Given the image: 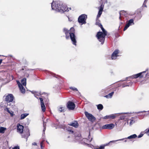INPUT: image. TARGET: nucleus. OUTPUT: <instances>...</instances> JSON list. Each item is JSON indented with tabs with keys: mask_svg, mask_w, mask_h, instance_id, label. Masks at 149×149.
Listing matches in <instances>:
<instances>
[{
	"mask_svg": "<svg viewBox=\"0 0 149 149\" xmlns=\"http://www.w3.org/2000/svg\"><path fill=\"white\" fill-rule=\"evenodd\" d=\"M52 9L59 12L61 13L69 10L68 7L63 4L62 2L60 1H54L52 3Z\"/></svg>",
	"mask_w": 149,
	"mask_h": 149,
	"instance_id": "f257e3e1",
	"label": "nucleus"
},
{
	"mask_svg": "<svg viewBox=\"0 0 149 149\" xmlns=\"http://www.w3.org/2000/svg\"><path fill=\"white\" fill-rule=\"evenodd\" d=\"M100 28L102 30V32L99 31L97 32L96 36L98 40L102 45L105 40V36L107 35V31L103 28L102 25H100Z\"/></svg>",
	"mask_w": 149,
	"mask_h": 149,
	"instance_id": "f03ea898",
	"label": "nucleus"
},
{
	"mask_svg": "<svg viewBox=\"0 0 149 149\" xmlns=\"http://www.w3.org/2000/svg\"><path fill=\"white\" fill-rule=\"evenodd\" d=\"M100 28L102 30V32L99 31L97 32L96 36L98 40L102 45L105 40V36L107 35V31L103 28L102 25H100Z\"/></svg>",
	"mask_w": 149,
	"mask_h": 149,
	"instance_id": "7ed1b4c3",
	"label": "nucleus"
},
{
	"mask_svg": "<svg viewBox=\"0 0 149 149\" xmlns=\"http://www.w3.org/2000/svg\"><path fill=\"white\" fill-rule=\"evenodd\" d=\"M63 31L65 35L66 39H68L69 38V37H70L73 45H76L77 41L74 33L72 32H71V31L68 30L65 28H64L63 29Z\"/></svg>",
	"mask_w": 149,
	"mask_h": 149,
	"instance_id": "20e7f679",
	"label": "nucleus"
},
{
	"mask_svg": "<svg viewBox=\"0 0 149 149\" xmlns=\"http://www.w3.org/2000/svg\"><path fill=\"white\" fill-rule=\"evenodd\" d=\"M87 18V15L85 14H83L80 15L78 19V22L81 24H85L86 22V20Z\"/></svg>",
	"mask_w": 149,
	"mask_h": 149,
	"instance_id": "39448f33",
	"label": "nucleus"
},
{
	"mask_svg": "<svg viewBox=\"0 0 149 149\" xmlns=\"http://www.w3.org/2000/svg\"><path fill=\"white\" fill-rule=\"evenodd\" d=\"M85 114L88 120L91 122H93L95 120L96 118L92 114L88 112H85Z\"/></svg>",
	"mask_w": 149,
	"mask_h": 149,
	"instance_id": "423d86ee",
	"label": "nucleus"
},
{
	"mask_svg": "<svg viewBox=\"0 0 149 149\" xmlns=\"http://www.w3.org/2000/svg\"><path fill=\"white\" fill-rule=\"evenodd\" d=\"M124 139H122L118 140L111 141L109 143L105 144L101 146L99 148H96L95 149H104V147L105 146H108L109 144H110L111 143H114L116 141H122Z\"/></svg>",
	"mask_w": 149,
	"mask_h": 149,
	"instance_id": "0eeeda50",
	"label": "nucleus"
},
{
	"mask_svg": "<svg viewBox=\"0 0 149 149\" xmlns=\"http://www.w3.org/2000/svg\"><path fill=\"white\" fill-rule=\"evenodd\" d=\"M14 97L12 94H10L6 96V101L8 102L7 105H10L8 103L13 102Z\"/></svg>",
	"mask_w": 149,
	"mask_h": 149,
	"instance_id": "6e6552de",
	"label": "nucleus"
},
{
	"mask_svg": "<svg viewBox=\"0 0 149 149\" xmlns=\"http://www.w3.org/2000/svg\"><path fill=\"white\" fill-rule=\"evenodd\" d=\"M67 107L69 110H73L75 107V105L74 102L69 101L67 103Z\"/></svg>",
	"mask_w": 149,
	"mask_h": 149,
	"instance_id": "1a4fd4ad",
	"label": "nucleus"
},
{
	"mask_svg": "<svg viewBox=\"0 0 149 149\" xmlns=\"http://www.w3.org/2000/svg\"><path fill=\"white\" fill-rule=\"evenodd\" d=\"M134 24V20L133 19H131L128 21V22L126 24L125 26L123 31H125L131 25Z\"/></svg>",
	"mask_w": 149,
	"mask_h": 149,
	"instance_id": "9d476101",
	"label": "nucleus"
},
{
	"mask_svg": "<svg viewBox=\"0 0 149 149\" xmlns=\"http://www.w3.org/2000/svg\"><path fill=\"white\" fill-rule=\"evenodd\" d=\"M119 50L118 49L115 50L111 55V58L112 60H115L117 57L119 56L118 55L119 53Z\"/></svg>",
	"mask_w": 149,
	"mask_h": 149,
	"instance_id": "9b49d317",
	"label": "nucleus"
},
{
	"mask_svg": "<svg viewBox=\"0 0 149 149\" xmlns=\"http://www.w3.org/2000/svg\"><path fill=\"white\" fill-rule=\"evenodd\" d=\"M30 133L29 132V130L26 128V130H24V132L22 135V137L26 139V141L27 140V138L28 137L30 136Z\"/></svg>",
	"mask_w": 149,
	"mask_h": 149,
	"instance_id": "f8f14e48",
	"label": "nucleus"
},
{
	"mask_svg": "<svg viewBox=\"0 0 149 149\" xmlns=\"http://www.w3.org/2000/svg\"><path fill=\"white\" fill-rule=\"evenodd\" d=\"M114 126L115 125L113 123L107 124L103 125L102 127V129H112L114 127Z\"/></svg>",
	"mask_w": 149,
	"mask_h": 149,
	"instance_id": "ddd939ff",
	"label": "nucleus"
},
{
	"mask_svg": "<svg viewBox=\"0 0 149 149\" xmlns=\"http://www.w3.org/2000/svg\"><path fill=\"white\" fill-rule=\"evenodd\" d=\"M129 113H119V114H123V115H122L120 117V120H125V121L126 120L128 119V117L129 116Z\"/></svg>",
	"mask_w": 149,
	"mask_h": 149,
	"instance_id": "4468645a",
	"label": "nucleus"
},
{
	"mask_svg": "<svg viewBox=\"0 0 149 149\" xmlns=\"http://www.w3.org/2000/svg\"><path fill=\"white\" fill-rule=\"evenodd\" d=\"M24 127L23 126L20 125L19 124H17V132L20 134H22L23 132Z\"/></svg>",
	"mask_w": 149,
	"mask_h": 149,
	"instance_id": "2eb2a0df",
	"label": "nucleus"
},
{
	"mask_svg": "<svg viewBox=\"0 0 149 149\" xmlns=\"http://www.w3.org/2000/svg\"><path fill=\"white\" fill-rule=\"evenodd\" d=\"M145 72L146 71H145L140 72L138 74H137L132 76L131 77L132 78H136L139 77L140 78H142L143 77V75L142 74Z\"/></svg>",
	"mask_w": 149,
	"mask_h": 149,
	"instance_id": "dca6fc26",
	"label": "nucleus"
},
{
	"mask_svg": "<svg viewBox=\"0 0 149 149\" xmlns=\"http://www.w3.org/2000/svg\"><path fill=\"white\" fill-rule=\"evenodd\" d=\"M118 114L115 113L109 115H107L102 118L103 119H114L116 116V115Z\"/></svg>",
	"mask_w": 149,
	"mask_h": 149,
	"instance_id": "f3484780",
	"label": "nucleus"
},
{
	"mask_svg": "<svg viewBox=\"0 0 149 149\" xmlns=\"http://www.w3.org/2000/svg\"><path fill=\"white\" fill-rule=\"evenodd\" d=\"M104 5L102 4H101L100 6L99 7V11L98 12V14L97 15V18L98 19L100 17L102 14L103 10Z\"/></svg>",
	"mask_w": 149,
	"mask_h": 149,
	"instance_id": "a211bd4d",
	"label": "nucleus"
},
{
	"mask_svg": "<svg viewBox=\"0 0 149 149\" xmlns=\"http://www.w3.org/2000/svg\"><path fill=\"white\" fill-rule=\"evenodd\" d=\"M39 99L40 100L41 103V106L42 111L43 112H45V111L46 108L44 103L43 100L42 98L40 97Z\"/></svg>",
	"mask_w": 149,
	"mask_h": 149,
	"instance_id": "6ab92c4d",
	"label": "nucleus"
},
{
	"mask_svg": "<svg viewBox=\"0 0 149 149\" xmlns=\"http://www.w3.org/2000/svg\"><path fill=\"white\" fill-rule=\"evenodd\" d=\"M69 125L72 126L75 128H77L78 127V124L77 121H75L74 122L70 123L69 124Z\"/></svg>",
	"mask_w": 149,
	"mask_h": 149,
	"instance_id": "aec40b11",
	"label": "nucleus"
},
{
	"mask_svg": "<svg viewBox=\"0 0 149 149\" xmlns=\"http://www.w3.org/2000/svg\"><path fill=\"white\" fill-rule=\"evenodd\" d=\"M75 139L77 140L81 139V134L79 133H75L74 135Z\"/></svg>",
	"mask_w": 149,
	"mask_h": 149,
	"instance_id": "412c9836",
	"label": "nucleus"
},
{
	"mask_svg": "<svg viewBox=\"0 0 149 149\" xmlns=\"http://www.w3.org/2000/svg\"><path fill=\"white\" fill-rule=\"evenodd\" d=\"M31 92L32 94H34V96L37 99L38 98L37 96H39L41 95L40 93L38 92L33 91H31Z\"/></svg>",
	"mask_w": 149,
	"mask_h": 149,
	"instance_id": "4be33fe9",
	"label": "nucleus"
},
{
	"mask_svg": "<svg viewBox=\"0 0 149 149\" xmlns=\"http://www.w3.org/2000/svg\"><path fill=\"white\" fill-rule=\"evenodd\" d=\"M137 137V135L134 134L133 135H131L129 136H128L127 138H125V139H134Z\"/></svg>",
	"mask_w": 149,
	"mask_h": 149,
	"instance_id": "5701e85b",
	"label": "nucleus"
},
{
	"mask_svg": "<svg viewBox=\"0 0 149 149\" xmlns=\"http://www.w3.org/2000/svg\"><path fill=\"white\" fill-rule=\"evenodd\" d=\"M29 115V113H25L22 114L20 116V119L22 120L25 118Z\"/></svg>",
	"mask_w": 149,
	"mask_h": 149,
	"instance_id": "b1692460",
	"label": "nucleus"
},
{
	"mask_svg": "<svg viewBox=\"0 0 149 149\" xmlns=\"http://www.w3.org/2000/svg\"><path fill=\"white\" fill-rule=\"evenodd\" d=\"M20 90L22 93H24L25 92V90L22 85L19 87Z\"/></svg>",
	"mask_w": 149,
	"mask_h": 149,
	"instance_id": "393cba45",
	"label": "nucleus"
},
{
	"mask_svg": "<svg viewBox=\"0 0 149 149\" xmlns=\"http://www.w3.org/2000/svg\"><path fill=\"white\" fill-rule=\"evenodd\" d=\"M21 82L22 84V85L24 86H25L26 85V79L25 78H24L23 79L21 80Z\"/></svg>",
	"mask_w": 149,
	"mask_h": 149,
	"instance_id": "a878e982",
	"label": "nucleus"
},
{
	"mask_svg": "<svg viewBox=\"0 0 149 149\" xmlns=\"http://www.w3.org/2000/svg\"><path fill=\"white\" fill-rule=\"evenodd\" d=\"M6 130V128L3 127H0V132L1 133L3 134L4 133L5 131Z\"/></svg>",
	"mask_w": 149,
	"mask_h": 149,
	"instance_id": "bb28decb",
	"label": "nucleus"
},
{
	"mask_svg": "<svg viewBox=\"0 0 149 149\" xmlns=\"http://www.w3.org/2000/svg\"><path fill=\"white\" fill-rule=\"evenodd\" d=\"M97 109L100 110H102L103 108V106L101 104H99L97 105Z\"/></svg>",
	"mask_w": 149,
	"mask_h": 149,
	"instance_id": "cd10ccee",
	"label": "nucleus"
},
{
	"mask_svg": "<svg viewBox=\"0 0 149 149\" xmlns=\"http://www.w3.org/2000/svg\"><path fill=\"white\" fill-rule=\"evenodd\" d=\"M43 126L44 127V129L43 130V132L44 133V134H45V132L46 129V124L45 123L44 121H43Z\"/></svg>",
	"mask_w": 149,
	"mask_h": 149,
	"instance_id": "c85d7f7f",
	"label": "nucleus"
},
{
	"mask_svg": "<svg viewBox=\"0 0 149 149\" xmlns=\"http://www.w3.org/2000/svg\"><path fill=\"white\" fill-rule=\"evenodd\" d=\"M64 108L62 107H60L58 108V110L60 112L64 111Z\"/></svg>",
	"mask_w": 149,
	"mask_h": 149,
	"instance_id": "c756f323",
	"label": "nucleus"
},
{
	"mask_svg": "<svg viewBox=\"0 0 149 149\" xmlns=\"http://www.w3.org/2000/svg\"><path fill=\"white\" fill-rule=\"evenodd\" d=\"M70 88L72 90L74 91H78V90L77 88L74 87H70Z\"/></svg>",
	"mask_w": 149,
	"mask_h": 149,
	"instance_id": "7c9ffc66",
	"label": "nucleus"
},
{
	"mask_svg": "<svg viewBox=\"0 0 149 149\" xmlns=\"http://www.w3.org/2000/svg\"><path fill=\"white\" fill-rule=\"evenodd\" d=\"M131 85H132L131 82H130L129 83V84H127V85H123V86L122 87L123 88H124V87H125L126 86H131Z\"/></svg>",
	"mask_w": 149,
	"mask_h": 149,
	"instance_id": "2f4dec72",
	"label": "nucleus"
},
{
	"mask_svg": "<svg viewBox=\"0 0 149 149\" xmlns=\"http://www.w3.org/2000/svg\"><path fill=\"white\" fill-rule=\"evenodd\" d=\"M130 126H131L133 123H135V121L133 120H130Z\"/></svg>",
	"mask_w": 149,
	"mask_h": 149,
	"instance_id": "473e14b6",
	"label": "nucleus"
},
{
	"mask_svg": "<svg viewBox=\"0 0 149 149\" xmlns=\"http://www.w3.org/2000/svg\"><path fill=\"white\" fill-rule=\"evenodd\" d=\"M92 138H91V139H84V141H86L87 142H90L92 140Z\"/></svg>",
	"mask_w": 149,
	"mask_h": 149,
	"instance_id": "72a5a7b5",
	"label": "nucleus"
},
{
	"mask_svg": "<svg viewBox=\"0 0 149 149\" xmlns=\"http://www.w3.org/2000/svg\"><path fill=\"white\" fill-rule=\"evenodd\" d=\"M145 133L149 136V128L145 130Z\"/></svg>",
	"mask_w": 149,
	"mask_h": 149,
	"instance_id": "f704fd0d",
	"label": "nucleus"
},
{
	"mask_svg": "<svg viewBox=\"0 0 149 149\" xmlns=\"http://www.w3.org/2000/svg\"><path fill=\"white\" fill-rule=\"evenodd\" d=\"M113 94L114 92H112L108 94L110 98H111L112 97Z\"/></svg>",
	"mask_w": 149,
	"mask_h": 149,
	"instance_id": "c9c22d12",
	"label": "nucleus"
},
{
	"mask_svg": "<svg viewBox=\"0 0 149 149\" xmlns=\"http://www.w3.org/2000/svg\"><path fill=\"white\" fill-rule=\"evenodd\" d=\"M4 110L7 111L9 113H10V112H11V111H10L9 110V108H8V107H6L5 108Z\"/></svg>",
	"mask_w": 149,
	"mask_h": 149,
	"instance_id": "e433bc0d",
	"label": "nucleus"
},
{
	"mask_svg": "<svg viewBox=\"0 0 149 149\" xmlns=\"http://www.w3.org/2000/svg\"><path fill=\"white\" fill-rule=\"evenodd\" d=\"M99 22V20L98 21H97L96 22V25H98L100 27V25H102V24L101 23H100Z\"/></svg>",
	"mask_w": 149,
	"mask_h": 149,
	"instance_id": "4c0bfd02",
	"label": "nucleus"
},
{
	"mask_svg": "<svg viewBox=\"0 0 149 149\" xmlns=\"http://www.w3.org/2000/svg\"><path fill=\"white\" fill-rule=\"evenodd\" d=\"M17 82L18 86L19 87H20V86H21L22 85L20 83V82L19 81H17Z\"/></svg>",
	"mask_w": 149,
	"mask_h": 149,
	"instance_id": "58836bf2",
	"label": "nucleus"
},
{
	"mask_svg": "<svg viewBox=\"0 0 149 149\" xmlns=\"http://www.w3.org/2000/svg\"><path fill=\"white\" fill-rule=\"evenodd\" d=\"M143 135V134L141 133L138 136V138H140L142 137Z\"/></svg>",
	"mask_w": 149,
	"mask_h": 149,
	"instance_id": "ea45409f",
	"label": "nucleus"
},
{
	"mask_svg": "<svg viewBox=\"0 0 149 149\" xmlns=\"http://www.w3.org/2000/svg\"><path fill=\"white\" fill-rule=\"evenodd\" d=\"M68 131L70 134H73L74 132L73 131L71 130H68Z\"/></svg>",
	"mask_w": 149,
	"mask_h": 149,
	"instance_id": "a19ab883",
	"label": "nucleus"
},
{
	"mask_svg": "<svg viewBox=\"0 0 149 149\" xmlns=\"http://www.w3.org/2000/svg\"><path fill=\"white\" fill-rule=\"evenodd\" d=\"M148 111H139V112H137L136 113L138 114H139L141 113H143V112H148Z\"/></svg>",
	"mask_w": 149,
	"mask_h": 149,
	"instance_id": "79ce46f5",
	"label": "nucleus"
},
{
	"mask_svg": "<svg viewBox=\"0 0 149 149\" xmlns=\"http://www.w3.org/2000/svg\"><path fill=\"white\" fill-rule=\"evenodd\" d=\"M9 113L10 114L11 116H13L14 114L13 112L12 111H11L10 113Z\"/></svg>",
	"mask_w": 149,
	"mask_h": 149,
	"instance_id": "37998d69",
	"label": "nucleus"
},
{
	"mask_svg": "<svg viewBox=\"0 0 149 149\" xmlns=\"http://www.w3.org/2000/svg\"><path fill=\"white\" fill-rule=\"evenodd\" d=\"M19 146H15L13 148V149H19Z\"/></svg>",
	"mask_w": 149,
	"mask_h": 149,
	"instance_id": "c03bdc74",
	"label": "nucleus"
},
{
	"mask_svg": "<svg viewBox=\"0 0 149 149\" xmlns=\"http://www.w3.org/2000/svg\"><path fill=\"white\" fill-rule=\"evenodd\" d=\"M85 144L86 145L88 146H89V147H91V146H92V145H91V144H88L87 143H85Z\"/></svg>",
	"mask_w": 149,
	"mask_h": 149,
	"instance_id": "a18cd8bd",
	"label": "nucleus"
},
{
	"mask_svg": "<svg viewBox=\"0 0 149 149\" xmlns=\"http://www.w3.org/2000/svg\"><path fill=\"white\" fill-rule=\"evenodd\" d=\"M146 3H145L144 2L143 4V6H144L145 7H147V6L146 5Z\"/></svg>",
	"mask_w": 149,
	"mask_h": 149,
	"instance_id": "49530a36",
	"label": "nucleus"
},
{
	"mask_svg": "<svg viewBox=\"0 0 149 149\" xmlns=\"http://www.w3.org/2000/svg\"><path fill=\"white\" fill-rule=\"evenodd\" d=\"M127 120V122L126 123H124V125H126V124L127 125H128V120Z\"/></svg>",
	"mask_w": 149,
	"mask_h": 149,
	"instance_id": "de8ad7c7",
	"label": "nucleus"
},
{
	"mask_svg": "<svg viewBox=\"0 0 149 149\" xmlns=\"http://www.w3.org/2000/svg\"><path fill=\"white\" fill-rule=\"evenodd\" d=\"M43 143V141H41L40 143V146H41V148H42V144Z\"/></svg>",
	"mask_w": 149,
	"mask_h": 149,
	"instance_id": "09e8293b",
	"label": "nucleus"
},
{
	"mask_svg": "<svg viewBox=\"0 0 149 149\" xmlns=\"http://www.w3.org/2000/svg\"><path fill=\"white\" fill-rule=\"evenodd\" d=\"M104 97L107 98H110L109 96L108 95L105 96Z\"/></svg>",
	"mask_w": 149,
	"mask_h": 149,
	"instance_id": "8fccbe9b",
	"label": "nucleus"
},
{
	"mask_svg": "<svg viewBox=\"0 0 149 149\" xmlns=\"http://www.w3.org/2000/svg\"><path fill=\"white\" fill-rule=\"evenodd\" d=\"M33 145H36V143L35 142H34L32 144Z\"/></svg>",
	"mask_w": 149,
	"mask_h": 149,
	"instance_id": "3c124183",
	"label": "nucleus"
},
{
	"mask_svg": "<svg viewBox=\"0 0 149 149\" xmlns=\"http://www.w3.org/2000/svg\"><path fill=\"white\" fill-rule=\"evenodd\" d=\"M70 30L72 31H74V28L73 27H72L70 28Z\"/></svg>",
	"mask_w": 149,
	"mask_h": 149,
	"instance_id": "603ef678",
	"label": "nucleus"
},
{
	"mask_svg": "<svg viewBox=\"0 0 149 149\" xmlns=\"http://www.w3.org/2000/svg\"><path fill=\"white\" fill-rule=\"evenodd\" d=\"M3 60L2 59H0V65L1 64V63L2 62V61Z\"/></svg>",
	"mask_w": 149,
	"mask_h": 149,
	"instance_id": "864d4df0",
	"label": "nucleus"
},
{
	"mask_svg": "<svg viewBox=\"0 0 149 149\" xmlns=\"http://www.w3.org/2000/svg\"><path fill=\"white\" fill-rule=\"evenodd\" d=\"M148 0H145L144 2L145 3H147Z\"/></svg>",
	"mask_w": 149,
	"mask_h": 149,
	"instance_id": "5fc2aeb1",
	"label": "nucleus"
},
{
	"mask_svg": "<svg viewBox=\"0 0 149 149\" xmlns=\"http://www.w3.org/2000/svg\"><path fill=\"white\" fill-rule=\"evenodd\" d=\"M141 17H142V15H141L140 18H139V19H140Z\"/></svg>",
	"mask_w": 149,
	"mask_h": 149,
	"instance_id": "6e6d98bb",
	"label": "nucleus"
},
{
	"mask_svg": "<svg viewBox=\"0 0 149 149\" xmlns=\"http://www.w3.org/2000/svg\"><path fill=\"white\" fill-rule=\"evenodd\" d=\"M48 73H49H49H50V74H52V72H48Z\"/></svg>",
	"mask_w": 149,
	"mask_h": 149,
	"instance_id": "4d7b16f0",
	"label": "nucleus"
},
{
	"mask_svg": "<svg viewBox=\"0 0 149 149\" xmlns=\"http://www.w3.org/2000/svg\"><path fill=\"white\" fill-rule=\"evenodd\" d=\"M71 8H69V9L70 10H71Z\"/></svg>",
	"mask_w": 149,
	"mask_h": 149,
	"instance_id": "13d9d810",
	"label": "nucleus"
},
{
	"mask_svg": "<svg viewBox=\"0 0 149 149\" xmlns=\"http://www.w3.org/2000/svg\"><path fill=\"white\" fill-rule=\"evenodd\" d=\"M127 140H125L124 141V142H127Z\"/></svg>",
	"mask_w": 149,
	"mask_h": 149,
	"instance_id": "bf43d9fd",
	"label": "nucleus"
},
{
	"mask_svg": "<svg viewBox=\"0 0 149 149\" xmlns=\"http://www.w3.org/2000/svg\"><path fill=\"white\" fill-rule=\"evenodd\" d=\"M88 138L90 139L89 136Z\"/></svg>",
	"mask_w": 149,
	"mask_h": 149,
	"instance_id": "052dcab7",
	"label": "nucleus"
}]
</instances>
